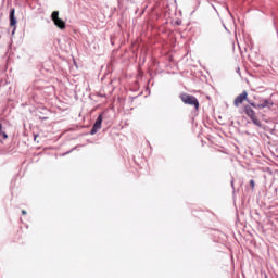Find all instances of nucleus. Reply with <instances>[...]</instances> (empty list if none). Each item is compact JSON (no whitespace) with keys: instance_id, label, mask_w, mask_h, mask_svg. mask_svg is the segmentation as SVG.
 <instances>
[{"instance_id":"obj_1","label":"nucleus","mask_w":278,"mask_h":278,"mask_svg":"<svg viewBox=\"0 0 278 278\" xmlns=\"http://www.w3.org/2000/svg\"><path fill=\"white\" fill-rule=\"evenodd\" d=\"M180 101L185 103V105H193L194 110H199V100L194 96H190L188 93H180Z\"/></svg>"},{"instance_id":"obj_2","label":"nucleus","mask_w":278,"mask_h":278,"mask_svg":"<svg viewBox=\"0 0 278 278\" xmlns=\"http://www.w3.org/2000/svg\"><path fill=\"white\" fill-rule=\"evenodd\" d=\"M250 105L255 108V110H270L275 102H273V99H261L258 103L250 102Z\"/></svg>"},{"instance_id":"obj_3","label":"nucleus","mask_w":278,"mask_h":278,"mask_svg":"<svg viewBox=\"0 0 278 278\" xmlns=\"http://www.w3.org/2000/svg\"><path fill=\"white\" fill-rule=\"evenodd\" d=\"M244 113L252 121L253 125H256V127H262V122L260 121V118H257L255 111L251 106L245 105Z\"/></svg>"},{"instance_id":"obj_4","label":"nucleus","mask_w":278,"mask_h":278,"mask_svg":"<svg viewBox=\"0 0 278 278\" xmlns=\"http://www.w3.org/2000/svg\"><path fill=\"white\" fill-rule=\"evenodd\" d=\"M51 20L59 29H66V22L60 18V11H53L51 14Z\"/></svg>"},{"instance_id":"obj_5","label":"nucleus","mask_w":278,"mask_h":278,"mask_svg":"<svg viewBox=\"0 0 278 278\" xmlns=\"http://www.w3.org/2000/svg\"><path fill=\"white\" fill-rule=\"evenodd\" d=\"M244 101H248L249 103V92L243 91L239 96H237L233 100L235 108H240L244 103Z\"/></svg>"},{"instance_id":"obj_6","label":"nucleus","mask_w":278,"mask_h":278,"mask_svg":"<svg viewBox=\"0 0 278 278\" xmlns=\"http://www.w3.org/2000/svg\"><path fill=\"white\" fill-rule=\"evenodd\" d=\"M103 123V115H99L96 123L93 124V127L91 129V136H94L99 129H101V124Z\"/></svg>"},{"instance_id":"obj_7","label":"nucleus","mask_w":278,"mask_h":278,"mask_svg":"<svg viewBox=\"0 0 278 278\" xmlns=\"http://www.w3.org/2000/svg\"><path fill=\"white\" fill-rule=\"evenodd\" d=\"M15 12H16V10L11 9L10 15H9V18H10V26H11V27H14V29H16V16L14 15Z\"/></svg>"},{"instance_id":"obj_8","label":"nucleus","mask_w":278,"mask_h":278,"mask_svg":"<svg viewBox=\"0 0 278 278\" xmlns=\"http://www.w3.org/2000/svg\"><path fill=\"white\" fill-rule=\"evenodd\" d=\"M250 186L252 190H255V180H250Z\"/></svg>"},{"instance_id":"obj_9","label":"nucleus","mask_w":278,"mask_h":278,"mask_svg":"<svg viewBox=\"0 0 278 278\" xmlns=\"http://www.w3.org/2000/svg\"><path fill=\"white\" fill-rule=\"evenodd\" d=\"M34 140L37 141L38 140V135L34 136Z\"/></svg>"},{"instance_id":"obj_10","label":"nucleus","mask_w":278,"mask_h":278,"mask_svg":"<svg viewBox=\"0 0 278 278\" xmlns=\"http://www.w3.org/2000/svg\"><path fill=\"white\" fill-rule=\"evenodd\" d=\"M22 214L25 216V214H27V211L23 210Z\"/></svg>"},{"instance_id":"obj_11","label":"nucleus","mask_w":278,"mask_h":278,"mask_svg":"<svg viewBox=\"0 0 278 278\" xmlns=\"http://www.w3.org/2000/svg\"><path fill=\"white\" fill-rule=\"evenodd\" d=\"M3 137H4V138H8V135L3 134Z\"/></svg>"}]
</instances>
